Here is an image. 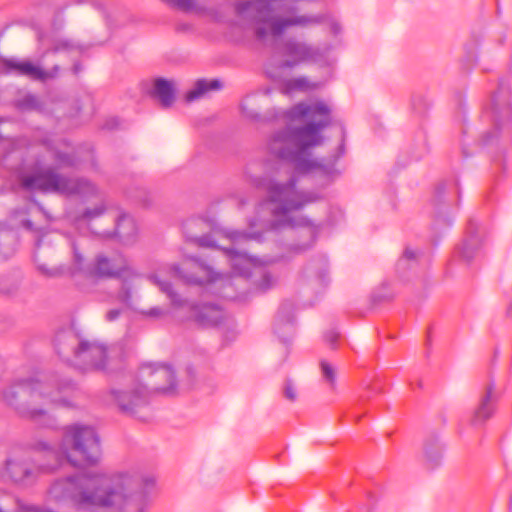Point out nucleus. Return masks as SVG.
<instances>
[{
    "label": "nucleus",
    "instance_id": "nucleus-28",
    "mask_svg": "<svg viewBox=\"0 0 512 512\" xmlns=\"http://www.w3.org/2000/svg\"><path fill=\"white\" fill-rule=\"evenodd\" d=\"M222 88V83L218 79H212L207 81L206 79H199L196 81L193 89L188 91L185 95L186 102H193L203 95H205L208 91L219 90Z\"/></svg>",
    "mask_w": 512,
    "mask_h": 512
},
{
    "label": "nucleus",
    "instance_id": "nucleus-24",
    "mask_svg": "<svg viewBox=\"0 0 512 512\" xmlns=\"http://www.w3.org/2000/svg\"><path fill=\"white\" fill-rule=\"evenodd\" d=\"M114 233L122 243H133L137 234L135 220L128 214L120 215L116 220Z\"/></svg>",
    "mask_w": 512,
    "mask_h": 512
},
{
    "label": "nucleus",
    "instance_id": "nucleus-56",
    "mask_svg": "<svg viewBox=\"0 0 512 512\" xmlns=\"http://www.w3.org/2000/svg\"><path fill=\"white\" fill-rule=\"evenodd\" d=\"M507 313L510 317H512V305L508 308Z\"/></svg>",
    "mask_w": 512,
    "mask_h": 512
},
{
    "label": "nucleus",
    "instance_id": "nucleus-15",
    "mask_svg": "<svg viewBox=\"0 0 512 512\" xmlns=\"http://www.w3.org/2000/svg\"><path fill=\"white\" fill-rule=\"evenodd\" d=\"M82 340L80 335L71 329L59 331L54 339L55 350L63 361L73 366Z\"/></svg>",
    "mask_w": 512,
    "mask_h": 512
},
{
    "label": "nucleus",
    "instance_id": "nucleus-53",
    "mask_svg": "<svg viewBox=\"0 0 512 512\" xmlns=\"http://www.w3.org/2000/svg\"><path fill=\"white\" fill-rule=\"evenodd\" d=\"M203 227H204V226H194V227L192 228V230H191V231H192V233H197V234H199L198 232H199V231H202V228H203Z\"/></svg>",
    "mask_w": 512,
    "mask_h": 512
},
{
    "label": "nucleus",
    "instance_id": "nucleus-55",
    "mask_svg": "<svg viewBox=\"0 0 512 512\" xmlns=\"http://www.w3.org/2000/svg\"><path fill=\"white\" fill-rule=\"evenodd\" d=\"M75 257H76V261H77L78 263H80V262H81V260H82V257H81L80 255H78V254H75Z\"/></svg>",
    "mask_w": 512,
    "mask_h": 512
},
{
    "label": "nucleus",
    "instance_id": "nucleus-59",
    "mask_svg": "<svg viewBox=\"0 0 512 512\" xmlns=\"http://www.w3.org/2000/svg\"><path fill=\"white\" fill-rule=\"evenodd\" d=\"M370 395H365V396H362V398H369Z\"/></svg>",
    "mask_w": 512,
    "mask_h": 512
},
{
    "label": "nucleus",
    "instance_id": "nucleus-30",
    "mask_svg": "<svg viewBox=\"0 0 512 512\" xmlns=\"http://www.w3.org/2000/svg\"><path fill=\"white\" fill-rule=\"evenodd\" d=\"M443 447L438 439L427 442L424 446V454L429 468L433 469L440 465L442 460Z\"/></svg>",
    "mask_w": 512,
    "mask_h": 512
},
{
    "label": "nucleus",
    "instance_id": "nucleus-27",
    "mask_svg": "<svg viewBox=\"0 0 512 512\" xmlns=\"http://www.w3.org/2000/svg\"><path fill=\"white\" fill-rule=\"evenodd\" d=\"M17 233L5 227H0V260H7L14 255L17 249Z\"/></svg>",
    "mask_w": 512,
    "mask_h": 512
},
{
    "label": "nucleus",
    "instance_id": "nucleus-49",
    "mask_svg": "<svg viewBox=\"0 0 512 512\" xmlns=\"http://www.w3.org/2000/svg\"><path fill=\"white\" fill-rule=\"evenodd\" d=\"M82 70V65L80 62H75L72 67V71L75 75L79 74Z\"/></svg>",
    "mask_w": 512,
    "mask_h": 512
},
{
    "label": "nucleus",
    "instance_id": "nucleus-16",
    "mask_svg": "<svg viewBox=\"0 0 512 512\" xmlns=\"http://www.w3.org/2000/svg\"><path fill=\"white\" fill-rule=\"evenodd\" d=\"M307 284L314 293L323 292L330 284L329 264L325 257L312 262L306 268Z\"/></svg>",
    "mask_w": 512,
    "mask_h": 512
},
{
    "label": "nucleus",
    "instance_id": "nucleus-8",
    "mask_svg": "<svg viewBox=\"0 0 512 512\" xmlns=\"http://www.w3.org/2000/svg\"><path fill=\"white\" fill-rule=\"evenodd\" d=\"M149 279L168 296L174 307H187L189 310V318L199 326L213 327L221 323L223 319V312L217 305L210 303H189L174 291L170 282L161 281L156 275H151Z\"/></svg>",
    "mask_w": 512,
    "mask_h": 512
},
{
    "label": "nucleus",
    "instance_id": "nucleus-39",
    "mask_svg": "<svg viewBox=\"0 0 512 512\" xmlns=\"http://www.w3.org/2000/svg\"><path fill=\"white\" fill-rule=\"evenodd\" d=\"M340 337V334L337 330L334 328L327 330L324 335V341L332 348L334 349L337 345L338 339Z\"/></svg>",
    "mask_w": 512,
    "mask_h": 512
},
{
    "label": "nucleus",
    "instance_id": "nucleus-6",
    "mask_svg": "<svg viewBox=\"0 0 512 512\" xmlns=\"http://www.w3.org/2000/svg\"><path fill=\"white\" fill-rule=\"evenodd\" d=\"M141 379L150 378L145 384H136L131 389H112L111 395L119 410L136 416L138 410L149 403L151 393L172 395L176 392V377L171 366L166 364H146L140 368Z\"/></svg>",
    "mask_w": 512,
    "mask_h": 512
},
{
    "label": "nucleus",
    "instance_id": "nucleus-46",
    "mask_svg": "<svg viewBox=\"0 0 512 512\" xmlns=\"http://www.w3.org/2000/svg\"><path fill=\"white\" fill-rule=\"evenodd\" d=\"M3 285H4V280H1V281H0V291H1L2 293H4V294H8V295H9V294H12V293L17 289V287H16V286H14V287H13V288H11V289H5V288L3 287Z\"/></svg>",
    "mask_w": 512,
    "mask_h": 512
},
{
    "label": "nucleus",
    "instance_id": "nucleus-57",
    "mask_svg": "<svg viewBox=\"0 0 512 512\" xmlns=\"http://www.w3.org/2000/svg\"><path fill=\"white\" fill-rule=\"evenodd\" d=\"M439 190H440L441 193L444 192V188H442V187H440Z\"/></svg>",
    "mask_w": 512,
    "mask_h": 512
},
{
    "label": "nucleus",
    "instance_id": "nucleus-14",
    "mask_svg": "<svg viewBox=\"0 0 512 512\" xmlns=\"http://www.w3.org/2000/svg\"><path fill=\"white\" fill-rule=\"evenodd\" d=\"M128 270L124 260L120 262L116 259L112 260L104 254L95 256L94 261L87 267V273L100 279L120 278Z\"/></svg>",
    "mask_w": 512,
    "mask_h": 512
},
{
    "label": "nucleus",
    "instance_id": "nucleus-60",
    "mask_svg": "<svg viewBox=\"0 0 512 512\" xmlns=\"http://www.w3.org/2000/svg\"><path fill=\"white\" fill-rule=\"evenodd\" d=\"M510 504H512V497L510 498Z\"/></svg>",
    "mask_w": 512,
    "mask_h": 512
},
{
    "label": "nucleus",
    "instance_id": "nucleus-12",
    "mask_svg": "<svg viewBox=\"0 0 512 512\" xmlns=\"http://www.w3.org/2000/svg\"><path fill=\"white\" fill-rule=\"evenodd\" d=\"M272 123L279 124L281 128L273 132L267 141V149L277 161L284 174L288 173V109L275 111Z\"/></svg>",
    "mask_w": 512,
    "mask_h": 512
},
{
    "label": "nucleus",
    "instance_id": "nucleus-37",
    "mask_svg": "<svg viewBox=\"0 0 512 512\" xmlns=\"http://www.w3.org/2000/svg\"><path fill=\"white\" fill-rule=\"evenodd\" d=\"M54 53L61 52V51H72V50H79L83 51V47L80 44H77L69 39H59L57 40L52 49Z\"/></svg>",
    "mask_w": 512,
    "mask_h": 512
},
{
    "label": "nucleus",
    "instance_id": "nucleus-58",
    "mask_svg": "<svg viewBox=\"0 0 512 512\" xmlns=\"http://www.w3.org/2000/svg\"><path fill=\"white\" fill-rule=\"evenodd\" d=\"M440 221H441V219L438 217V218L436 219V223L438 224Z\"/></svg>",
    "mask_w": 512,
    "mask_h": 512
},
{
    "label": "nucleus",
    "instance_id": "nucleus-10",
    "mask_svg": "<svg viewBox=\"0 0 512 512\" xmlns=\"http://www.w3.org/2000/svg\"><path fill=\"white\" fill-rule=\"evenodd\" d=\"M262 185L268 193V200L263 205L267 206L274 218L270 228L278 230L288 224V182L264 178Z\"/></svg>",
    "mask_w": 512,
    "mask_h": 512
},
{
    "label": "nucleus",
    "instance_id": "nucleus-21",
    "mask_svg": "<svg viewBox=\"0 0 512 512\" xmlns=\"http://www.w3.org/2000/svg\"><path fill=\"white\" fill-rule=\"evenodd\" d=\"M221 250L232 261L231 266L235 273L244 277L250 276L248 264L253 262V258L248 255L246 250L238 247L221 248Z\"/></svg>",
    "mask_w": 512,
    "mask_h": 512
},
{
    "label": "nucleus",
    "instance_id": "nucleus-11",
    "mask_svg": "<svg viewBox=\"0 0 512 512\" xmlns=\"http://www.w3.org/2000/svg\"><path fill=\"white\" fill-rule=\"evenodd\" d=\"M169 272L173 277L183 281L184 283L193 285L212 283L220 276L211 266L203 263L195 257L185 259L181 265H170Z\"/></svg>",
    "mask_w": 512,
    "mask_h": 512
},
{
    "label": "nucleus",
    "instance_id": "nucleus-47",
    "mask_svg": "<svg viewBox=\"0 0 512 512\" xmlns=\"http://www.w3.org/2000/svg\"><path fill=\"white\" fill-rule=\"evenodd\" d=\"M22 226H23L25 229L29 230V231H33V230H34V224H33V222H32L31 220H29V219H25V220H23V221H22Z\"/></svg>",
    "mask_w": 512,
    "mask_h": 512
},
{
    "label": "nucleus",
    "instance_id": "nucleus-2",
    "mask_svg": "<svg viewBox=\"0 0 512 512\" xmlns=\"http://www.w3.org/2000/svg\"><path fill=\"white\" fill-rule=\"evenodd\" d=\"M154 486L155 479L141 473H78L56 480L50 493L56 499L70 500L79 510L145 512Z\"/></svg>",
    "mask_w": 512,
    "mask_h": 512
},
{
    "label": "nucleus",
    "instance_id": "nucleus-31",
    "mask_svg": "<svg viewBox=\"0 0 512 512\" xmlns=\"http://www.w3.org/2000/svg\"><path fill=\"white\" fill-rule=\"evenodd\" d=\"M226 236L232 241L235 246H239L250 241L261 243L263 241V233L261 232H248L240 230H229Z\"/></svg>",
    "mask_w": 512,
    "mask_h": 512
},
{
    "label": "nucleus",
    "instance_id": "nucleus-35",
    "mask_svg": "<svg viewBox=\"0 0 512 512\" xmlns=\"http://www.w3.org/2000/svg\"><path fill=\"white\" fill-rule=\"evenodd\" d=\"M320 372H321V380L325 383L328 389L332 392L336 391V378H337V370L330 362L327 360L320 361Z\"/></svg>",
    "mask_w": 512,
    "mask_h": 512
},
{
    "label": "nucleus",
    "instance_id": "nucleus-23",
    "mask_svg": "<svg viewBox=\"0 0 512 512\" xmlns=\"http://www.w3.org/2000/svg\"><path fill=\"white\" fill-rule=\"evenodd\" d=\"M242 115L253 122H271L273 121L275 111L280 110L281 108H274L268 111L265 115H261L258 110L260 106L257 103V98L253 95L245 97L242 101L241 105Z\"/></svg>",
    "mask_w": 512,
    "mask_h": 512
},
{
    "label": "nucleus",
    "instance_id": "nucleus-32",
    "mask_svg": "<svg viewBox=\"0 0 512 512\" xmlns=\"http://www.w3.org/2000/svg\"><path fill=\"white\" fill-rule=\"evenodd\" d=\"M322 87L319 81H313L306 76H298L290 78V92L298 91L302 93H309L316 91Z\"/></svg>",
    "mask_w": 512,
    "mask_h": 512
},
{
    "label": "nucleus",
    "instance_id": "nucleus-7",
    "mask_svg": "<svg viewBox=\"0 0 512 512\" xmlns=\"http://www.w3.org/2000/svg\"><path fill=\"white\" fill-rule=\"evenodd\" d=\"M21 186L27 191L57 193L65 196H86L96 193L95 185L88 179L64 176L52 167L24 175L21 178Z\"/></svg>",
    "mask_w": 512,
    "mask_h": 512
},
{
    "label": "nucleus",
    "instance_id": "nucleus-50",
    "mask_svg": "<svg viewBox=\"0 0 512 512\" xmlns=\"http://www.w3.org/2000/svg\"><path fill=\"white\" fill-rule=\"evenodd\" d=\"M4 121L3 118H0V124ZM1 143H8V144H11L12 143V140L10 138H6V137H3L1 134H0V144Z\"/></svg>",
    "mask_w": 512,
    "mask_h": 512
},
{
    "label": "nucleus",
    "instance_id": "nucleus-52",
    "mask_svg": "<svg viewBox=\"0 0 512 512\" xmlns=\"http://www.w3.org/2000/svg\"><path fill=\"white\" fill-rule=\"evenodd\" d=\"M282 391H283V395H284V397H285V398H288V383H287V382H285V383L283 384Z\"/></svg>",
    "mask_w": 512,
    "mask_h": 512
},
{
    "label": "nucleus",
    "instance_id": "nucleus-42",
    "mask_svg": "<svg viewBox=\"0 0 512 512\" xmlns=\"http://www.w3.org/2000/svg\"><path fill=\"white\" fill-rule=\"evenodd\" d=\"M121 313H122V309H119V308L110 309L106 313L105 319L108 322H113V321L117 320L120 317Z\"/></svg>",
    "mask_w": 512,
    "mask_h": 512
},
{
    "label": "nucleus",
    "instance_id": "nucleus-43",
    "mask_svg": "<svg viewBox=\"0 0 512 512\" xmlns=\"http://www.w3.org/2000/svg\"><path fill=\"white\" fill-rule=\"evenodd\" d=\"M143 314L149 317L157 318L164 315V310L161 309L160 307H153L147 311H144Z\"/></svg>",
    "mask_w": 512,
    "mask_h": 512
},
{
    "label": "nucleus",
    "instance_id": "nucleus-34",
    "mask_svg": "<svg viewBox=\"0 0 512 512\" xmlns=\"http://www.w3.org/2000/svg\"><path fill=\"white\" fill-rule=\"evenodd\" d=\"M14 106L20 111H41L44 108L40 99L31 93H26L14 102Z\"/></svg>",
    "mask_w": 512,
    "mask_h": 512
},
{
    "label": "nucleus",
    "instance_id": "nucleus-4",
    "mask_svg": "<svg viewBox=\"0 0 512 512\" xmlns=\"http://www.w3.org/2000/svg\"><path fill=\"white\" fill-rule=\"evenodd\" d=\"M285 7L286 0H242L235 4L237 15H243L250 9L255 11L256 39L265 42L270 37L275 46L266 65V74L273 82V87L266 90L267 94L277 90L288 95V42L278 48V41L288 28V17L280 15L285 12Z\"/></svg>",
    "mask_w": 512,
    "mask_h": 512
},
{
    "label": "nucleus",
    "instance_id": "nucleus-41",
    "mask_svg": "<svg viewBox=\"0 0 512 512\" xmlns=\"http://www.w3.org/2000/svg\"><path fill=\"white\" fill-rule=\"evenodd\" d=\"M105 211V207L103 205L94 207V208H86L84 212L82 213L83 219H93L100 215H102Z\"/></svg>",
    "mask_w": 512,
    "mask_h": 512
},
{
    "label": "nucleus",
    "instance_id": "nucleus-19",
    "mask_svg": "<svg viewBox=\"0 0 512 512\" xmlns=\"http://www.w3.org/2000/svg\"><path fill=\"white\" fill-rule=\"evenodd\" d=\"M495 384L491 382L486 387L485 393L481 396L480 402L474 410L471 422L473 425L483 424L491 418L495 412L496 397L494 394Z\"/></svg>",
    "mask_w": 512,
    "mask_h": 512
},
{
    "label": "nucleus",
    "instance_id": "nucleus-38",
    "mask_svg": "<svg viewBox=\"0 0 512 512\" xmlns=\"http://www.w3.org/2000/svg\"><path fill=\"white\" fill-rule=\"evenodd\" d=\"M117 299L121 303L126 306H130L132 303V287L127 284L126 281L123 282L120 290L117 293Z\"/></svg>",
    "mask_w": 512,
    "mask_h": 512
},
{
    "label": "nucleus",
    "instance_id": "nucleus-51",
    "mask_svg": "<svg viewBox=\"0 0 512 512\" xmlns=\"http://www.w3.org/2000/svg\"><path fill=\"white\" fill-rule=\"evenodd\" d=\"M186 373H187V375H188L190 378H193V377H194V369H193V367L188 366V367L186 368Z\"/></svg>",
    "mask_w": 512,
    "mask_h": 512
},
{
    "label": "nucleus",
    "instance_id": "nucleus-45",
    "mask_svg": "<svg viewBox=\"0 0 512 512\" xmlns=\"http://www.w3.org/2000/svg\"><path fill=\"white\" fill-rule=\"evenodd\" d=\"M118 127V119L117 118H111L109 120L106 121L105 125H104V128L106 129H114Z\"/></svg>",
    "mask_w": 512,
    "mask_h": 512
},
{
    "label": "nucleus",
    "instance_id": "nucleus-9",
    "mask_svg": "<svg viewBox=\"0 0 512 512\" xmlns=\"http://www.w3.org/2000/svg\"><path fill=\"white\" fill-rule=\"evenodd\" d=\"M490 114L494 131L486 133L484 144L490 143L500 129L509 127L512 122V91L506 80L499 82L498 89L492 96Z\"/></svg>",
    "mask_w": 512,
    "mask_h": 512
},
{
    "label": "nucleus",
    "instance_id": "nucleus-26",
    "mask_svg": "<svg viewBox=\"0 0 512 512\" xmlns=\"http://www.w3.org/2000/svg\"><path fill=\"white\" fill-rule=\"evenodd\" d=\"M151 95L159 99L163 107H170L175 100V90L172 82L164 78L155 79Z\"/></svg>",
    "mask_w": 512,
    "mask_h": 512
},
{
    "label": "nucleus",
    "instance_id": "nucleus-3",
    "mask_svg": "<svg viewBox=\"0 0 512 512\" xmlns=\"http://www.w3.org/2000/svg\"><path fill=\"white\" fill-rule=\"evenodd\" d=\"M31 448L44 453L49 461L37 465L25 455H10L5 460V470L15 483L31 484L40 472H52L64 463L73 467L92 466L101 458L100 439L96 431L90 426L80 424L65 427L60 450L55 444L43 440L34 441Z\"/></svg>",
    "mask_w": 512,
    "mask_h": 512
},
{
    "label": "nucleus",
    "instance_id": "nucleus-33",
    "mask_svg": "<svg viewBox=\"0 0 512 512\" xmlns=\"http://www.w3.org/2000/svg\"><path fill=\"white\" fill-rule=\"evenodd\" d=\"M287 326L288 310L285 305H281L274 318L273 331L283 343L286 342Z\"/></svg>",
    "mask_w": 512,
    "mask_h": 512
},
{
    "label": "nucleus",
    "instance_id": "nucleus-48",
    "mask_svg": "<svg viewBox=\"0 0 512 512\" xmlns=\"http://www.w3.org/2000/svg\"><path fill=\"white\" fill-rule=\"evenodd\" d=\"M25 511L26 512H54V511H51V510L39 509L37 507H28ZM0 512H4V511L0 508Z\"/></svg>",
    "mask_w": 512,
    "mask_h": 512
},
{
    "label": "nucleus",
    "instance_id": "nucleus-5",
    "mask_svg": "<svg viewBox=\"0 0 512 512\" xmlns=\"http://www.w3.org/2000/svg\"><path fill=\"white\" fill-rule=\"evenodd\" d=\"M77 391V385L67 378L60 379L54 391H51L47 384L34 378H23L14 380L3 388L1 399L19 416L52 428L55 420L45 407L50 404L69 406L70 401L66 396Z\"/></svg>",
    "mask_w": 512,
    "mask_h": 512
},
{
    "label": "nucleus",
    "instance_id": "nucleus-40",
    "mask_svg": "<svg viewBox=\"0 0 512 512\" xmlns=\"http://www.w3.org/2000/svg\"><path fill=\"white\" fill-rule=\"evenodd\" d=\"M274 284V278L268 272H265L261 275V279L258 283V288L260 291L265 292L270 289Z\"/></svg>",
    "mask_w": 512,
    "mask_h": 512
},
{
    "label": "nucleus",
    "instance_id": "nucleus-44",
    "mask_svg": "<svg viewBox=\"0 0 512 512\" xmlns=\"http://www.w3.org/2000/svg\"><path fill=\"white\" fill-rule=\"evenodd\" d=\"M326 22H328L330 24L331 32L334 35H338L341 32V26L339 25V23L335 22L329 15H328V19L324 23H326Z\"/></svg>",
    "mask_w": 512,
    "mask_h": 512
},
{
    "label": "nucleus",
    "instance_id": "nucleus-54",
    "mask_svg": "<svg viewBox=\"0 0 512 512\" xmlns=\"http://www.w3.org/2000/svg\"><path fill=\"white\" fill-rule=\"evenodd\" d=\"M289 395H290V401L294 400L295 398V393L293 391V389L290 387V392H289Z\"/></svg>",
    "mask_w": 512,
    "mask_h": 512
},
{
    "label": "nucleus",
    "instance_id": "nucleus-22",
    "mask_svg": "<svg viewBox=\"0 0 512 512\" xmlns=\"http://www.w3.org/2000/svg\"><path fill=\"white\" fill-rule=\"evenodd\" d=\"M194 226H206V223L199 218H192L183 223V233L187 241L197 244L199 247L218 248L214 239L209 233H192Z\"/></svg>",
    "mask_w": 512,
    "mask_h": 512
},
{
    "label": "nucleus",
    "instance_id": "nucleus-1",
    "mask_svg": "<svg viewBox=\"0 0 512 512\" xmlns=\"http://www.w3.org/2000/svg\"><path fill=\"white\" fill-rule=\"evenodd\" d=\"M290 119H306L305 123L290 126V252H302L310 248L320 231V225L300 215L306 205L317 202L321 196L313 191L295 188L294 175H306L319 170L324 176L334 178L340 174L337 161L345 154V134L335 154L318 161L312 149L321 146L325 137L323 131L332 124V109L323 100L299 102L290 107Z\"/></svg>",
    "mask_w": 512,
    "mask_h": 512
},
{
    "label": "nucleus",
    "instance_id": "nucleus-17",
    "mask_svg": "<svg viewBox=\"0 0 512 512\" xmlns=\"http://www.w3.org/2000/svg\"><path fill=\"white\" fill-rule=\"evenodd\" d=\"M0 63L2 71L7 74L11 73L17 76H27L34 80H45L47 78V73L29 60L5 58L2 59Z\"/></svg>",
    "mask_w": 512,
    "mask_h": 512
},
{
    "label": "nucleus",
    "instance_id": "nucleus-29",
    "mask_svg": "<svg viewBox=\"0 0 512 512\" xmlns=\"http://www.w3.org/2000/svg\"><path fill=\"white\" fill-rule=\"evenodd\" d=\"M49 151L58 168H74L79 163V159L74 152L63 151L56 146H50Z\"/></svg>",
    "mask_w": 512,
    "mask_h": 512
},
{
    "label": "nucleus",
    "instance_id": "nucleus-36",
    "mask_svg": "<svg viewBox=\"0 0 512 512\" xmlns=\"http://www.w3.org/2000/svg\"><path fill=\"white\" fill-rule=\"evenodd\" d=\"M417 260V254L415 251L406 248L403 256L396 263V270L399 273H404L406 269L411 268Z\"/></svg>",
    "mask_w": 512,
    "mask_h": 512
},
{
    "label": "nucleus",
    "instance_id": "nucleus-13",
    "mask_svg": "<svg viewBox=\"0 0 512 512\" xmlns=\"http://www.w3.org/2000/svg\"><path fill=\"white\" fill-rule=\"evenodd\" d=\"M106 364V347L98 342L83 339L73 366L82 371H103Z\"/></svg>",
    "mask_w": 512,
    "mask_h": 512
},
{
    "label": "nucleus",
    "instance_id": "nucleus-20",
    "mask_svg": "<svg viewBox=\"0 0 512 512\" xmlns=\"http://www.w3.org/2000/svg\"><path fill=\"white\" fill-rule=\"evenodd\" d=\"M477 233L478 223L475 220H469L466 238L457 249V253L465 261H471L480 247L481 241Z\"/></svg>",
    "mask_w": 512,
    "mask_h": 512
},
{
    "label": "nucleus",
    "instance_id": "nucleus-18",
    "mask_svg": "<svg viewBox=\"0 0 512 512\" xmlns=\"http://www.w3.org/2000/svg\"><path fill=\"white\" fill-rule=\"evenodd\" d=\"M324 58V53L305 42L290 39V68L307 62H317Z\"/></svg>",
    "mask_w": 512,
    "mask_h": 512
},
{
    "label": "nucleus",
    "instance_id": "nucleus-25",
    "mask_svg": "<svg viewBox=\"0 0 512 512\" xmlns=\"http://www.w3.org/2000/svg\"><path fill=\"white\" fill-rule=\"evenodd\" d=\"M328 19V14H300L296 8L290 5V27H313L323 24Z\"/></svg>",
    "mask_w": 512,
    "mask_h": 512
}]
</instances>
